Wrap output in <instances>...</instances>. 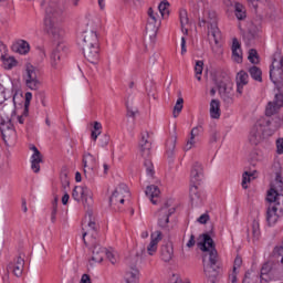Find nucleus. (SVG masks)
<instances>
[{"mask_svg": "<svg viewBox=\"0 0 283 283\" xmlns=\"http://www.w3.org/2000/svg\"><path fill=\"white\" fill-rule=\"evenodd\" d=\"M65 17V6L63 3L50 2L45 10L44 28L49 36L57 43L51 54V65L54 70L61 67V60L67 54V46L63 42L65 31L59 27Z\"/></svg>", "mask_w": 283, "mask_h": 283, "instance_id": "f257e3e1", "label": "nucleus"}, {"mask_svg": "<svg viewBox=\"0 0 283 283\" xmlns=\"http://www.w3.org/2000/svg\"><path fill=\"white\" fill-rule=\"evenodd\" d=\"M283 107V94L276 93L274 101L269 102L265 108V116L261 117L252 127L250 132L249 140L252 145H260L264 138L273 136L274 132H277L282 127V119L274 117L273 114H277V111Z\"/></svg>", "mask_w": 283, "mask_h": 283, "instance_id": "f03ea898", "label": "nucleus"}, {"mask_svg": "<svg viewBox=\"0 0 283 283\" xmlns=\"http://www.w3.org/2000/svg\"><path fill=\"white\" fill-rule=\"evenodd\" d=\"M198 249L205 253L203 255V273L212 283H216L220 275V265L218 264V250L216 243L209 233H203L198 238Z\"/></svg>", "mask_w": 283, "mask_h": 283, "instance_id": "7ed1b4c3", "label": "nucleus"}, {"mask_svg": "<svg viewBox=\"0 0 283 283\" xmlns=\"http://www.w3.org/2000/svg\"><path fill=\"white\" fill-rule=\"evenodd\" d=\"M283 193V177L280 172H276L274 182L271 185L270 190L268 191L266 200L270 205L275 207H283L282 196Z\"/></svg>", "mask_w": 283, "mask_h": 283, "instance_id": "20e7f679", "label": "nucleus"}, {"mask_svg": "<svg viewBox=\"0 0 283 283\" xmlns=\"http://www.w3.org/2000/svg\"><path fill=\"white\" fill-rule=\"evenodd\" d=\"M140 156L145 159L144 167H146V171L148 176H154V164L151 163L149 156H151V144L145 138V135L142 136V140L139 144Z\"/></svg>", "mask_w": 283, "mask_h": 283, "instance_id": "39448f33", "label": "nucleus"}, {"mask_svg": "<svg viewBox=\"0 0 283 283\" xmlns=\"http://www.w3.org/2000/svg\"><path fill=\"white\" fill-rule=\"evenodd\" d=\"M208 36L210 41H214L216 45L222 41V33L218 28V18L216 17V12L208 13Z\"/></svg>", "mask_w": 283, "mask_h": 283, "instance_id": "423d86ee", "label": "nucleus"}, {"mask_svg": "<svg viewBox=\"0 0 283 283\" xmlns=\"http://www.w3.org/2000/svg\"><path fill=\"white\" fill-rule=\"evenodd\" d=\"M72 198L76 202H83L84 207H92V190L86 186H75L72 192Z\"/></svg>", "mask_w": 283, "mask_h": 283, "instance_id": "0eeeda50", "label": "nucleus"}, {"mask_svg": "<svg viewBox=\"0 0 283 283\" xmlns=\"http://www.w3.org/2000/svg\"><path fill=\"white\" fill-rule=\"evenodd\" d=\"M176 213V208L171 207V201H166L164 206L159 209L158 213V224L161 229H167L169 224L170 216Z\"/></svg>", "mask_w": 283, "mask_h": 283, "instance_id": "6e6552de", "label": "nucleus"}, {"mask_svg": "<svg viewBox=\"0 0 283 283\" xmlns=\"http://www.w3.org/2000/svg\"><path fill=\"white\" fill-rule=\"evenodd\" d=\"M25 85L29 90H39L41 87V81H39V72L32 64L27 65V74L24 76Z\"/></svg>", "mask_w": 283, "mask_h": 283, "instance_id": "1a4fd4ad", "label": "nucleus"}, {"mask_svg": "<svg viewBox=\"0 0 283 283\" xmlns=\"http://www.w3.org/2000/svg\"><path fill=\"white\" fill-rule=\"evenodd\" d=\"M147 17L146 32L156 34L158 32V28H160V15H158V12H156L154 8H149L147 10Z\"/></svg>", "mask_w": 283, "mask_h": 283, "instance_id": "9d476101", "label": "nucleus"}, {"mask_svg": "<svg viewBox=\"0 0 283 283\" xmlns=\"http://www.w3.org/2000/svg\"><path fill=\"white\" fill-rule=\"evenodd\" d=\"M129 196V188L125 184H120L112 193L109 198V205L125 203V198Z\"/></svg>", "mask_w": 283, "mask_h": 283, "instance_id": "9b49d317", "label": "nucleus"}, {"mask_svg": "<svg viewBox=\"0 0 283 283\" xmlns=\"http://www.w3.org/2000/svg\"><path fill=\"white\" fill-rule=\"evenodd\" d=\"M283 213V206L269 205L266 211V222L269 227H273L280 220Z\"/></svg>", "mask_w": 283, "mask_h": 283, "instance_id": "f8f14e48", "label": "nucleus"}, {"mask_svg": "<svg viewBox=\"0 0 283 283\" xmlns=\"http://www.w3.org/2000/svg\"><path fill=\"white\" fill-rule=\"evenodd\" d=\"M23 269H25V260L18 256L13 262L7 265V273H13L15 277H21L23 275Z\"/></svg>", "mask_w": 283, "mask_h": 283, "instance_id": "ddd939ff", "label": "nucleus"}, {"mask_svg": "<svg viewBox=\"0 0 283 283\" xmlns=\"http://www.w3.org/2000/svg\"><path fill=\"white\" fill-rule=\"evenodd\" d=\"M0 132L4 143H8V140H12L17 137L14 126L10 122L0 124Z\"/></svg>", "mask_w": 283, "mask_h": 283, "instance_id": "4468645a", "label": "nucleus"}, {"mask_svg": "<svg viewBox=\"0 0 283 283\" xmlns=\"http://www.w3.org/2000/svg\"><path fill=\"white\" fill-rule=\"evenodd\" d=\"M92 245H93L92 261L97 262V263L103 262V260L107 253V249L101 247V244H98V242H96L95 238L92 241Z\"/></svg>", "mask_w": 283, "mask_h": 283, "instance_id": "2eb2a0df", "label": "nucleus"}, {"mask_svg": "<svg viewBox=\"0 0 283 283\" xmlns=\"http://www.w3.org/2000/svg\"><path fill=\"white\" fill-rule=\"evenodd\" d=\"M82 50L88 63H98V59H101V55L98 53V46H84L82 48Z\"/></svg>", "mask_w": 283, "mask_h": 283, "instance_id": "dca6fc26", "label": "nucleus"}, {"mask_svg": "<svg viewBox=\"0 0 283 283\" xmlns=\"http://www.w3.org/2000/svg\"><path fill=\"white\" fill-rule=\"evenodd\" d=\"M33 155L31 157V169H33L34 174H39L41 171V163H43V155L39 151L36 146L31 147Z\"/></svg>", "mask_w": 283, "mask_h": 283, "instance_id": "f3484780", "label": "nucleus"}, {"mask_svg": "<svg viewBox=\"0 0 283 283\" xmlns=\"http://www.w3.org/2000/svg\"><path fill=\"white\" fill-rule=\"evenodd\" d=\"M98 46V35L95 31H86L82 40V48Z\"/></svg>", "mask_w": 283, "mask_h": 283, "instance_id": "a211bd4d", "label": "nucleus"}, {"mask_svg": "<svg viewBox=\"0 0 283 283\" xmlns=\"http://www.w3.org/2000/svg\"><path fill=\"white\" fill-rule=\"evenodd\" d=\"M160 240H163V232L157 230L150 234V243L147 247V253L149 255H154V253L158 251V242H160Z\"/></svg>", "mask_w": 283, "mask_h": 283, "instance_id": "6ab92c4d", "label": "nucleus"}, {"mask_svg": "<svg viewBox=\"0 0 283 283\" xmlns=\"http://www.w3.org/2000/svg\"><path fill=\"white\" fill-rule=\"evenodd\" d=\"M248 84H249V73L244 71H240L237 74V92L240 96H242L244 85H248Z\"/></svg>", "mask_w": 283, "mask_h": 283, "instance_id": "aec40b11", "label": "nucleus"}, {"mask_svg": "<svg viewBox=\"0 0 283 283\" xmlns=\"http://www.w3.org/2000/svg\"><path fill=\"white\" fill-rule=\"evenodd\" d=\"M205 178V175L202 172V165L199 163H195L192 165V169L190 171V180L191 182H200Z\"/></svg>", "mask_w": 283, "mask_h": 283, "instance_id": "412c9836", "label": "nucleus"}, {"mask_svg": "<svg viewBox=\"0 0 283 283\" xmlns=\"http://www.w3.org/2000/svg\"><path fill=\"white\" fill-rule=\"evenodd\" d=\"M145 193L153 205H158V196H160V189L158 188V186H147Z\"/></svg>", "mask_w": 283, "mask_h": 283, "instance_id": "4be33fe9", "label": "nucleus"}, {"mask_svg": "<svg viewBox=\"0 0 283 283\" xmlns=\"http://www.w3.org/2000/svg\"><path fill=\"white\" fill-rule=\"evenodd\" d=\"M82 163L84 167V174H87V169L94 171V167H96V157L90 153H86L83 156Z\"/></svg>", "mask_w": 283, "mask_h": 283, "instance_id": "5701e85b", "label": "nucleus"}, {"mask_svg": "<svg viewBox=\"0 0 283 283\" xmlns=\"http://www.w3.org/2000/svg\"><path fill=\"white\" fill-rule=\"evenodd\" d=\"M160 253H161V260L164 262H171L174 258V245H171V243H167L163 245Z\"/></svg>", "mask_w": 283, "mask_h": 283, "instance_id": "b1692460", "label": "nucleus"}, {"mask_svg": "<svg viewBox=\"0 0 283 283\" xmlns=\"http://www.w3.org/2000/svg\"><path fill=\"white\" fill-rule=\"evenodd\" d=\"M232 55L235 63H242V49L237 38L232 40Z\"/></svg>", "mask_w": 283, "mask_h": 283, "instance_id": "393cba45", "label": "nucleus"}, {"mask_svg": "<svg viewBox=\"0 0 283 283\" xmlns=\"http://www.w3.org/2000/svg\"><path fill=\"white\" fill-rule=\"evenodd\" d=\"M13 52L18 54H28L30 52V44L25 40H20L12 46Z\"/></svg>", "mask_w": 283, "mask_h": 283, "instance_id": "a878e982", "label": "nucleus"}, {"mask_svg": "<svg viewBox=\"0 0 283 283\" xmlns=\"http://www.w3.org/2000/svg\"><path fill=\"white\" fill-rule=\"evenodd\" d=\"M219 93L221 94L223 101H231V86H227V83L220 82L218 84Z\"/></svg>", "mask_w": 283, "mask_h": 283, "instance_id": "bb28decb", "label": "nucleus"}, {"mask_svg": "<svg viewBox=\"0 0 283 283\" xmlns=\"http://www.w3.org/2000/svg\"><path fill=\"white\" fill-rule=\"evenodd\" d=\"M210 116L211 118H220V101L212 99L210 102Z\"/></svg>", "mask_w": 283, "mask_h": 283, "instance_id": "cd10ccee", "label": "nucleus"}, {"mask_svg": "<svg viewBox=\"0 0 283 283\" xmlns=\"http://www.w3.org/2000/svg\"><path fill=\"white\" fill-rule=\"evenodd\" d=\"M176 136L170 137L167 142H166V154L168 156V158H172L174 157V151L176 150Z\"/></svg>", "mask_w": 283, "mask_h": 283, "instance_id": "c85d7f7f", "label": "nucleus"}, {"mask_svg": "<svg viewBox=\"0 0 283 283\" xmlns=\"http://www.w3.org/2000/svg\"><path fill=\"white\" fill-rule=\"evenodd\" d=\"M181 31L184 34H189V29L185 28L189 23V18L187 17V10H180L179 12Z\"/></svg>", "mask_w": 283, "mask_h": 283, "instance_id": "c756f323", "label": "nucleus"}, {"mask_svg": "<svg viewBox=\"0 0 283 283\" xmlns=\"http://www.w3.org/2000/svg\"><path fill=\"white\" fill-rule=\"evenodd\" d=\"M4 70H12L17 65V60L10 55H1Z\"/></svg>", "mask_w": 283, "mask_h": 283, "instance_id": "7c9ffc66", "label": "nucleus"}, {"mask_svg": "<svg viewBox=\"0 0 283 283\" xmlns=\"http://www.w3.org/2000/svg\"><path fill=\"white\" fill-rule=\"evenodd\" d=\"M88 217V219H87ZM87 217H85L83 224H85V222H87V227H88V233H96L98 227L96 226V222H94L92 220V210H87Z\"/></svg>", "mask_w": 283, "mask_h": 283, "instance_id": "2f4dec72", "label": "nucleus"}, {"mask_svg": "<svg viewBox=\"0 0 283 283\" xmlns=\"http://www.w3.org/2000/svg\"><path fill=\"white\" fill-rule=\"evenodd\" d=\"M190 202H192V205H199L200 202V192L196 185L190 187Z\"/></svg>", "mask_w": 283, "mask_h": 283, "instance_id": "473e14b6", "label": "nucleus"}, {"mask_svg": "<svg viewBox=\"0 0 283 283\" xmlns=\"http://www.w3.org/2000/svg\"><path fill=\"white\" fill-rule=\"evenodd\" d=\"M249 74L254 81L262 83V70H260V67H258V66L250 67Z\"/></svg>", "mask_w": 283, "mask_h": 283, "instance_id": "72a5a7b5", "label": "nucleus"}, {"mask_svg": "<svg viewBox=\"0 0 283 283\" xmlns=\"http://www.w3.org/2000/svg\"><path fill=\"white\" fill-rule=\"evenodd\" d=\"M234 12L239 21H242V19H247V11H244V7L241 3L234 4Z\"/></svg>", "mask_w": 283, "mask_h": 283, "instance_id": "f704fd0d", "label": "nucleus"}, {"mask_svg": "<svg viewBox=\"0 0 283 283\" xmlns=\"http://www.w3.org/2000/svg\"><path fill=\"white\" fill-rule=\"evenodd\" d=\"M252 238L253 240H260V221L254 220L252 222Z\"/></svg>", "mask_w": 283, "mask_h": 283, "instance_id": "c9c22d12", "label": "nucleus"}, {"mask_svg": "<svg viewBox=\"0 0 283 283\" xmlns=\"http://www.w3.org/2000/svg\"><path fill=\"white\" fill-rule=\"evenodd\" d=\"M248 59L253 65H258V63H260V56L258 55V51L255 49H251L249 51Z\"/></svg>", "mask_w": 283, "mask_h": 283, "instance_id": "e433bc0d", "label": "nucleus"}, {"mask_svg": "<svg viewBox=\"0 0 283 283\" xmlns=\"http://www.w3.org/2000/svg\"><path fill=\"white\" fill-rule=\"evenodd\" d=\"M185 104V99H182V97H179L176 102V105L174 107V117L178 118V114H180L182 112V105Z\"/></svg>", "mask_w": 283, "mask_h": 283, "instance_id": "4c0bfd02", "label": "nucleus"}, {"mask_svg": "<svg viewBox=\"0 0 283 283\" xmlns=\"http://www.w3.org/2000/svg\"><path fill=\"white\" fill-rule=\"evenodd\" d=\"M203 66H205V62H202V61L196 62L195 72H196L197 81H202V77L200 75L202 74Z\"/></svg>", "mask_w": 283, "mask_h": 283, "instance_id": "58836bf2", "label": "nucleus"}, {"mask_svg": "<svg viewBox=\"0 0 283 283\" xmlns=\"http://www.w3.org/2000/svg\"><path fill=\"white\" fill-rule=\"evenodd\" d=\"M251 174L249 171H244L242 175V187L243 189H249V186L247 185L248 182H251Z\"/></svg>", "mask_w": 283, "mask_h": 283, "instance_id": "ea45409f", "label": "nucleus"}, {"mask_svg": "<svg viewBox=\"0 0 283 283\" xmlns=\"http://www.w3.org/2000/svg\"><path fill=\"white\" fill-rule=\"evenodd\" d=\"M106 258L109 260L111 264H116L118 262V254H116V252L106 250Z\"/></svg>", "mask_w": 283, "mask_h": 283, "instance_id": "a19ab883", "label": "nucleus"}, {"mask_svg": "<svg viewBox=\"0 0 283 283\" xmlns=\"http://www.w3.org/2000/svg\"><path fill=\"white\" fill-rule=\"evenodd\" d=\"M169 6V2H161L158 6V10L161 14V17H165V14H169V11H167V7Z\"/></svg>", "mask_w": 283, "mask_h": 283, "instance_id": "79ce46f5", "label": "nucleus"}, {"mask_svg": "<svg viewBox=\"0 0 283 283\" xmlns=\"http://www.w3.org/2000/svg\"><path fill=\"white\" fill-rule=\"evenodd\" d=\"M192 147H196V138L189 137V139L187 140V144L185 146V149H186V151H189V149H191Z\"/></svg>", "mask_w": 283, "mask_h": 283, "instance_id": "37998d69", "label": "nucleus"}, {"mask_svg": "<svg viewBox=\"0 0 283 283\" xmlns=\"http://www.w3.org/2000/svg\"><path fill=\"white\" fill-rule=\"evenodd\" d=\"M7 97H6V87L0 84V105H3L6 103Z\"/></svg>", "mask_w": 283, "mask_h": 283, "instance_id": "c03bdc74", "label": "nucleus"}, {"mask_svg": "<svg viewBox=\"0 0 283 283\" xmlns=\"http://www.w3.org/2000/svg\"><path fill=\"white\" fill-rule=\"evenodd\" d=\"M268 273H271V263H264L261 268V275H268Z\"/></svg>", "mask_w": 283, "mask_h": 283, "instance_id": "a18cd8bd", "label": "nucleus"}, {"mask_svg": "<svg viewBox=\"0 0 283 283\" xmlns=\"http://www.w3.org/2000/svg\"><path fill=\"white\" fill-rule=\"evenodd\" d=\"M101 147H107L109 145V136L103 135L99 139Z\"/></svg>", "mask_w": 283, "mask_h": 283, "instance_id": "49530a36", "label": "nucleus"}, {"mask_svg": "<svg viewBox=\"0 0 283 283\" xmlns=\"http://www.w3.org/2000/svg\"><path fill=\"white\" fill-rule=\"evenodd\" d=\"M197 222H199V224H207V222H209V214H207V213L201 214L197 219Z\"/></svg>", "mask_w": 283, "mask_h": 283, "instance_id": "de8ad7c7", "label": "nucleus"}, {"mask_svg": "<svg viewBox=\"0 0 283 283\" xmlns=\"http://www.w3.org/2000/svg\"><path fill=\"white\" fill-rule=\"evenodd\" d=\"M240 266H242V258L237 256L234 260L233 273H235V271L240 269Z\"/></svg>", "mask_w": 283, "mask_h": 283, "instance_id": "09e8293b", "label": "nucleus"}, {"mask_svg": "<svg viewBox=\"0 0 283 283\" xmlns=\"http://www.w3.org/2000/svg\"><path fill=\"white\" fill-rule=\"evenodd\" d=\"M123 2L125 3V6H129L130 8H136V6H138L140 0H123Z\"/></svg>", "mask_w": 283, "mask_h": 283, "instance_id": "8fccbe9b", "label": "nucleus"}, {"mask_svg": "<svg viewBox=\"0 0 283 283\" xmlns=\"http://www.w3.org/2000/svg\"><path fill=\"white\" fill-rule=\"evenodd\" d=\"M186 247H188V249H192V247H196V235H190V239L186 243Z\"/></svg>", "mask_w": 283, "mask_h": 283, "instance_id": "3c124183", "label": "nucleus"}, {"mask_svg": "<svg viewBox=\"0 0 283 283\" xmlns=\"http://www.w3.org/2000/svg\"><path fill=\"white\" fill-rule=\"evenodd\" d=\"M277 154H283V138L276 142Z\"/></svg>", "mask_w": 283, "mask_h": 283, "instance_id": "603ef678", "label": "nucleus"}, {"mask_svg": "<svg viewBox=\"0 0 283 283\" xmlns=\"http://www.w3.org/2000/svg\"><path fill=\"white\" fill-rule=\"evenodd\" d=\"M80 283H92V277H90L88 274H83L80 280Z\"/></svg>", "mask_w": 283, "mask_h": 283, "instance_id": "864d4df0", "label": "nucleus"}, {"mask_svg": "<svg viewBox=\"0 0 283 283\" xmlns=\"http://www.w3.org/2000/svg\"><path fill=\"white\" fill-rule=\"evenodd\" d=\"M32 101V93L28 92L25 93V101H24V105L27 107H30V102Z\"/></svg>", "mask_w": 283, "mask_h": 283, "instance_id": "5fc2aeb1", "label": "nucleus"}, {"mask_svg": "<svg viewBox=\"0 0 283 283\" xmlns=\"http://www.w3.org/2000/svg\"><path fill=\"white\" fill-rule=\"evenodd\" d=\"M181 54H187V40L181 38Z\"/></svg>", "mask_w": 283, "mask_h": 283, "instance_id": "6e6d98bb", "label": "nucleus"}, {"mask_svg": "<svg viewBox=\"0 0 283 283\" xmlns=\"http://www.w3.org/2000/svg\"><path fill=\"white\" fill-rule=\"evenodd\" d=\"M210 143H218V130H212L210 135Z\"/></svg>", "mask_w": 283, "mask_h": 283, "instance_id": "4d7b16f0", "label": "nucleus"}, {"mask_svg": "<svg viewBox=\"0 0 283 283\" xmlns=\"http://www.w3.org/2000/svg\"><path fill=\"white\" fill-rule=\"evenodd\" d=\"M191 132L193 133V134H196L197 136H200V132H202V126H197V127H193L192 129H191Z\"/></svg>", "mask_w": 283, "mask_h": 283, "instance_id": "13d9d810", "label": "nucleus"}, {"mask_svg": "<svg viewBox=\"0 0 283 283\" xmlns=\"http://www.w3.org/2000/svg\"><path fill=\"white\" fill-rule=\"evenodd\" d=\"M93 129L94 132H101V129H103V125H101L98 122H94Z\"/></svg>", "mask_w": 283, "mask_h": 283, "instance_id": "bf43d9fd", "label": "nucleus"}, {"mask_svg": "<svg viewBox=\"0 0 283 283\" xmlns=\"http://www.w3.org/2000/svg\"><path fill=\"white\" fill-rule=\"evenodd\" d=\"M98 136H101V132L92 130L91 138L93 140H97Z\"/></svg>", "mask_w": 283, "mask_h": 283, "instance_id": "052dcab7", "label": "nucleus"}, {"mask_svg": "<svg viewBox=\"0 0 283 283\" xmlns=\"http://www.w3.org/2000/svg\"><path fill=\"white\" fill-rule=\"evenodd\" d=\"M69 201H70V195L66 192L62 197V205H67Z\"/></svg>", "mask_w": 283, "mask_h": 283, "instance_id": "680f3d73", "label": "nucleus"}, {"mask_svg": "<svg viewBox=\"0 0 283 283\" xmlns=\"http://www.w3.org/2000/svg\"><path fill=\"white\" fill-rule=\"evenodd\" d=\"M254 36L255 35L251 31L244 34V39H248V41H252V39H254Z\"/></svg>", "mask_w": 283, "mask_h": 283, "instance_id": "e2e57ef3", "label": "nucleus"}, {"mask_svg": "<svg viewBox=\"0 0 283 283\" xmlns=\"http://www.w3.org/2000/svg\"><path fill=\"white\" fill-rule=\"evenodd\" d=\"M63 187H70V180L67 179V175H64V180L62 181Z\"/></svg>", "mask_w": 283, "mask_h": 283, "instance_id": "0e129e2a", "label": "nucleus"}, {"mask_svg": "<svg viewBox=\"0 0 283 283\" xmlns=\"http://www.w3.org/2000/svg\"><path fill=\"white\" fill-rule=\"evenodd\" d=\"M29 112H30V106L24 105V111L22 113V116L28 117Z\"/></svg>", "mask_w": 283, "mask_h": 283, "instance_id": "69168bd1", "label": "nucleus"}, {"mask_svg": "<svg viewBox=\"0 0 283 283\" xmlns=\"http://www.w3.org/2000/svg\"><path fill=\"white\" fill-rule=\"evenodd\" d=\"M81 180H82L81 172L77 171V172L75 174V181H76V182H81Z\"/></svg>", "mask_w": 283, "mask_h": 283, "instance_id": "338daca9", "label": "nucleus"}, {"mask_svg": "<svg viewBox=\"0 0 283 283\" xmlns=\"http://www.w3.org/2000/svg\"><path fill=\"white\" fill-rule=\"evenodd\" d=\"M174 283H191V282H189V281H182V279L177 277Z\"/></svg>", "mask_w": 283, "mask_h": 283, "instance_id": "774afa93", "label": "nucleus"}]
</instances>
